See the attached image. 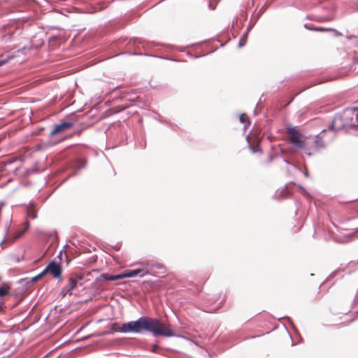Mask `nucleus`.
<instances>
[{
  "label": "nucleus",
  "mask_w": 358,
  "mask_h": 358,
  "mask_svg": "<svg viewBox=\"0 0 358 358\" xmlns=\"http://www.w3.org/2000/svg\"><path fill=\"white\" fill-rule=\"evenodd\" d=\"M300 188L302 190V192L303 194L306 196V197H310V194L302 187H300Z\"/></svg>",
  "instance_id": "nucleus-24"
},
{
  "label": "nucleus",
  "mask_w": 358,
  "mask_h": 358,
  "mask_svg": "<svg viewBox=\"0 0 358 358\" xmlns=\"http://www.w3.org/2000/svg\"><path fill=\"white\" fill-rule=\"evenodd\" d=\"M24 234V231H21V232H19L17 233V234H15V236L11 238V241H13L16 239H17L18 238H20L22 234Z\"/></svg>",
  "instance_id": "nucleus-18"
},
{
  "label": "nucleus",
  "mask_w": 358,
  "mask_h": 358,
  "mask_svg": "<svg viewBox=\"0 0 358 358\" xmlns=\"http://www.w3.org/2000/svg\"><path fill=\"white\" fill-rule=\"evenodd\" d=\"M111 331L114 332L136 334H143L144 331H148L152 333L154 336H176L170 324L148 316H143L136 321H131L121 324L113 323L111 325Z\"/></svg>",
  "instance_id": "nucleus-1"
},
{
  "label": "nucleus",
  "mask_w": 358,
  "mask_h": 358,
  "mask_svg": "<svg viewBox=\"0 0 358 358\" xmlns=\"http://www.w3.org/2000/svg\"><path fill=\"white\" fill-rule=\"evenodd\" d=\"M27 215L31 219H35L37 217L36 213L34 210H28Z\"/></svg>",
  "instance_id": "nucleus-16"
},
{
  "label": "nucleus",
  "mask_w": 358,
  "mask_h": 358,
  "mask_svg": "<svg viewBox=\"0 0 358 358\" xmlns=\"http://www.w3.org/2000/svg\"><path fill=\"white\" fill-rule=\"evenodd\" d=\"M213 310H215V309H213ZM206 312H212L213 310H206Z\"/></svg>",
  "instance_id": "nucleus-33"
},
{
  "label": "nucleus",
  "mask_w": 358,
  "mask_h": 358,
  "mask_svg": "<svg viewBox=\"0 0 358 358\" xmlns=\"http://www.w3.org/2000/svg\"><path fill=\"white\" fill-rule=\"evenodd\" d=\"M245 43H246V41H245L243 40V37H241L239 41L238 47L241 48V47L244 46Z\"/></svg>",
  "instance_id": "nucleus-19"
},
{
  "label": "nucleus",
  "mask_w": 358,
  "mask_h": 358,
  "mask_svg": "<svg viewBox=\"0 0 358 358\" xmlns=\"http://www.w3.org/2000/svg\"><path fill=\"white\" fill-rule=\"evenodd\" d=\"M358 124L355 109L346 108L342 113L336 114L332 122L329 125V131H338L343 129H349Z\"/></svg>",
  "instance_id": "nucleus-2"
},
{
  "label": "nucleus",
  "mask_w": 358,
  "mask_h": 358,
  "mask_svg": "<svg viewBox=\"0 0 358 358\" xmlns=\"http://www.w3.org/2000/svg\"><path fill=\"white\" fill-rule=\"evenodd\" d=\"M66 289H62L63 296H65L66 295V294H67V293H66Z\"/></svg>",
  "instance_id": "nucleus-30"
},
{
  "label": "nucleus",
  "mask_w": 358,
  "mask_h": 358,
  "mask_svg": "<svg viewBox=\"0 0 358 358\" xmlns=\"http://www.w3.org/2000/svg\"><path fill=\"white\" fill-rule=\"evenodd\" d=\"M46 274H47V272H45V269L44 268V270L43 271H41L39 274H38V276L41 279V278L45 276Z\"/></svg>",
  "instance_id": "nucleus-22"
},
{
  "label": "nucleus",
  "mask_w": 358,
  "mask_h": 358,
  "mask_svg": "<svg viewBox=\"0 0 358 358\" xmlns=\"http://www.w3.org/2000/svg\"><path fill=\"white\" fill-rule=\"evenodd\" d=\"M47 273H50L57 279H60L62 276V267L60 264L55 261H51L45 268Z\"/></svg>",
  "instance_id": "nucleus-5"
},
{
  "label": "nucleus",
  "mask_w": 358,
  "mask_h": 358,
  "mask_svg": "<svg viewBox=\"0 0 358 358\" xmlns=\"http://www.w3.org/2000/svg\"><path fill=\"white\" fill-rule=\"evenodd\" d=\"M303 174H304V176H305L306 178H308V177L309 176L308 173V171H304V172H303Z\"/></svg>",
  "instance_id": "nucleus-29"
},
{
  "label": "nucleus",
  "mask_w": 358,
  "mask_h": 358,
  "mask_svg": "<svg viewBox=\"0 0 358 358\" xmlns=\"http://www.w3.org/2000/svg\"><path fill=\"white\" fill-rule=\"evenodd\" d=\"M101 278H103L106 280L113 281V280L122 279V278H124V276H122V273L117 274V275H110L109 273H104L101 275Z\"/></svg>",
  "instance_id": "nucleus-9"
},
{
  "label": "nucleus",
  "mask_w": 358,
  "mask_h": 358,
  "mask_svg": "<svg viewBox=\"0 0 358 358\" xmlns=\"http://www.w3.org/2000/svg\"><path fill=\"white\" fill-rule=\"evenodd\" d=\"M326 131L325 129L314 136H310L305 139V145L303 151L308 156H311L315 153L318 152L322 149L325 148V143L323 138V134Z\"/></svg>",
  "instance_id": "nucleus-3"
},
{
  "label": "nucleus",
  "mask_w": 358,
  "mask_h": 358,
  "mask_svg": "<svg viewBox=\"0 0 358 358\" xmlns=\"http://www.w3.org/2000/svg\"><path fill=\"white\" fill-rule=\"evenodd\" d=\"M9 227H10V223L8 221L6 222V224H5V234H6V238L4 239V241H9L10 240V237H9Z\"/></svg>",
  "instance_id": "nucleus-13"
},
{
  "label": "nucleus",
  "mask_w": 358,
  "mask_h": 358,
  "mask_svg": "<svg viewBox=\"0 0 358 358\" xmlns=\"http://www.w3.org/2000/svg\"><path fill=\"white\" fill-rule=\"evenodd\" d=\"M249 32L246 31L243 34V36L241 37H243V40L245 41H247V37H248V34Z\"/></svg>",
  "instance_id": "nucleus-27"
},
{
  "label": "nucleus",
  "mask_w": 358,
  "mask_h": 358,
  "mask_svg": "<svg viewBox=\"0 0 358 358\" xmlns=\"http://www.w3.org/2000/svg\"><path fill=\"white\" fill-rule=\"evenodd\" d=\"M158 348H159V346H158L157 345H152V350H151V351H152V352H156Z\"/></svg>",
  "instance_id": "nucleus-25"
},
{
  "label": "nucleus",
  "mask_w": 358,
  "mask_h": 358,
  "mask_svg": "<svg viewBox=\"0 0 358 358\" xmlns=\"http://www.w3.org/2000/svg\"><path fill=\"white\" fill-rule=\"evenodd\" d=\"M287 134L289 137L290 143L296 148L303 150L305 139H301L299 131L294 127H289L287 129Z\"/></svg>",
  "instance_id": "nucleus-4"
},
{
  "label": "nucleus",
  "mask_w": 358,
  "mask_h": 358,
  "mask_svg": "<svg viewBox=\"0 0 358 358\" xmlns=\"http://www.w3.org/2000/svg\"><path fill=\"white\" fill-rule=\"evenodd\" d=\"M275 157H276L275 155H270L269 157H268V162L270 163L272 162Z\"/></svg>",
  "instance_id": "nucleus-23"
},
{
  "label": "nucleus",
  "mask_w": 358,
  "mask_h": 358,
  "mask_svg": "<svg viewBox=\"0 0 358 358\" xmlns=\"http://www.w3.org/2000/svg\"><path fill=\"white\" fill-rule=\"evenodd\" d=\"M14 57V56H7L6 58H3L0 60V66L7 63L9 60L12 59Z\"/></svg>",
  "instance_id": "nucleus-15"
},
{
  "label": "nucleus",
  "mask_w": 358,
  "mask_h": 358,
  "mask_svg": "<svg viewBox=\"0 0 358 358\" xmlns=\"http://www.w3.org/2000/svg\"><path fill=\"white\" fill-rule=\"evenodd\" d=\"M143 265L146 268H157V269H162L164 268V265L155 260H147L143 262Z\"/></svg>",
  "instance_id": "nucleus-8"
},
{
  "label": "nucleus",
  "mask_w": 358,
  "mask_h": 358,
  "mask_svg": "<svg viewBox=\"0 0 358 358\" xmlns=\"http://www.w3.org/2000/svg\"><path fill=\"white\" fill-rule=\"evenodd\" d=\"M248 146L252 153H262V149L258 145H252L248 141Z\"/></svg>",
  "instance_id": "nucleus-12"
},
{
  "label": "nucleus",
  "mask_w": 358,
  "mask_h": 358,
  "mask_svg": "<svg viewBox=\"0 0 358 358\" xmlns=\"http://www.w3.org/2000/svg\"><path fill=\"white\" fill-rule=\"evenodd\" d=\"M284 162L286 163V164H290L291 166H292L295 169H298L299 171H301V169L299 168H298L296 165L290 163L289 161H287V159H284Z\"/></svg>",
  "instance_id": "nucleus-21"
},
{
  "label": "nucleus",
  "mask_w": 358,
  "mask_h": 358,
  "mask_svg": "<svg viewBox=\"0 0 358 358\" xmlns=\"http://www.w3.org/2000/svg\"><path fill=\"white\" fill-rule=\"evenodd\" d=\"M239 120H240L241 122L245 124L243 129H244V130H246L250 124V120L248 119V117L245 114L241 115L240 117H239Z\"/></svg>",
  "instance_id": "nucleus-11"
},
{
  "label": "nucleus",
  "mask_w": 358,
  "mask_h": 358,
  "mask_svg": "<svg viewBox=\"0 0 358 358\" xmlns=\"http://www.w3.org/2000/svg\"><path fill=\"white\" fill-rule=\"evenodd\" d=\"M9 294V290L3 287H0V296H5Z\"/></svg>",
  "instance_id": "nucleus-14"
},
{
  "label": "nucleus",
  "mask_w": 358,
  "mask_h": 358,
  "mask_svg": "<svg viewBox=\"0 0 358 358\" xmlns=\"http://www.w3.org/2000/svg\"><path fill=\"white\" fill-rule=\"evenodd\" d=\"M253 26H254V24H250L248 27L246 31L249 32V31L251 30V29L253 27Z\"/></svg>",
  "instance_id": "nucleus-28"
},
{
  "label": "nucleus",
  "mask_w": 358,
  "mask_h": 358,
  "mask_svg": "<svg viewBox=\"0 0 358 358\" xmlns=\"http://www.w3.org/2000/svg\"><path fill=\"white\" fill-rule=\"evenodd\" d=\"M39 279H40V278H38V275H36V276H34V277L31 278V279L30 280V281H31V282H36V281L38 280Z\"/></svg>",
  "instance_id": "nucleus-26"
},
{
  "label": "nucleus",
  "mask_w": 358,
  "mask_h": 358,
  "mask_svg": "<svg viewBox=\"0 0 358 358\" xmlns=\"http://www.w3.org/2000/svg\"><path fill=\"white\" fill-rule=\"evenodd\" d=\"M74 123L73 122H64L54 126V129L50 134V136H55V134L70 129L73 127Z\"/></svg>",
  "instance_id": "nucleus-6"
},
{
  "label": "nucleus",
  "mask_w": 358,
  "mask_h": 358,
  "mask_svg": "<svg viewBox=\"0 0 358 358\" xmlns=\"http://www.w3.org/2000/svg\"><path fill=\"white\" fill-rule=\"evenodd\" d=\"M62 251H63V250H61V251H60V252H59V255H58V257H59V258L61 257V256H62Z\"/></svg>",
  "instance_id": "nucleus-31"
},
{
  "label": "nucleus",
  "mask_w": 358,
  "mask_h": 358,
  "mask_svg": "<svg viewBox=\"0 0 358 358\" xmlns=\"http://www.w3.org/2000/svg\"><path fill=\"white\" fill-rule=\"evenodd\" d=\"M149 272L145 268H137L132 271H129L128 272L122 273V276L124 278H131L136 275H139L141 277H143L145 275L148 274Z\"/></svg>",
  "instance_id": "nucleus-7"
},
{
  "label": "nucleus",
  "mask_w": 358,
  "mask_h": 358,
  "mask_svg": "<svg viewBox=\"0 0 358 358\" xmlns=\"http://www.w3.org/2000/svg\"><path fill=\"white\" fill-rule=\"evenodd\" d=\"M18 161V159L17 158H15V159H8L6 162V164H10L15 162H17Z\"/></svg>",
  "instance_id": "nucleus-20"
},
{
  "label": "nucleus",
  "mask_w": 358,
  "mask_h": 358,
  "mask_svg": "<svg viewBox=\"0 0 358 358\" xmlns=\"http://www.w3.org/2000/svg\"><path fill=\"white\" fill-rule=\"evenodd\" d=\"M77 285V280L73 278H69V285L66 287H63V289H66V293H69L71 290L75 289Z\"/></svg>",
  "instance_id": "nucleus-10"
},
{
  "label": "nucleus",
  "mask_w": 358,
  "mask_h": 358,
  "mask_svg": "<svg viewBox=\"0 0 358 358\" xmlns=\"http://www.w3.org/2000/svg\"><path fill=\"white\" fill-rule=\"evenodd\" d=\"M305 27L306 29H310V30H315V31H324V30H325L323 28H312V27H309L306 24H305ZM327 30H329V29H328Z\"/></svg>",
  "instance_id": "nucleus-17"
},
{
  "label": "nucleus",
  "mask_w": 358,
  "mask_h": 358,
  "mask_svg": "<svg viewBox=\"0 0 358 358\" xmlns=\"http://www.w3.org/2000/svg\"><path fill=\"white\" fill-rule=\"evenodd\" d=\"M254 113H255V115H256V114H257V108H255V109L254 110Z\"/></svg>",
  "instance_id": "nucleus-32"
}]
</instances>
